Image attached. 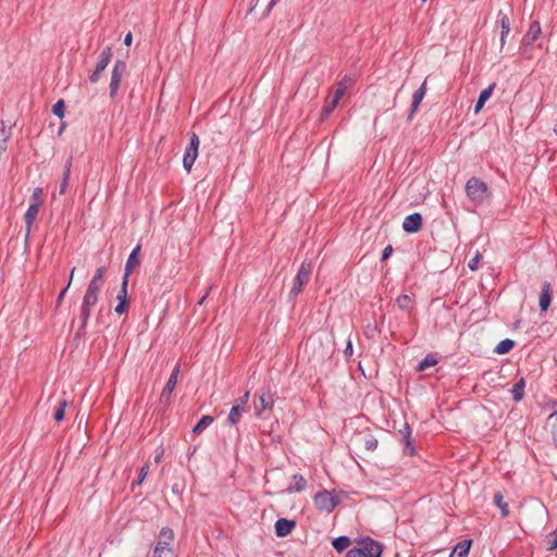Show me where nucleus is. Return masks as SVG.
Here are the masks:
<instances>
[{
  "mask_svg": "<svg viewBox=\"0 0 557 557\" xmlns=\"http://www.w3.org/2000/svg\"><path fill=\"white\" fill-rule=\"evenodd\" d=\"M382 546L372 539H363L359 542L358 547L349 549L345 557H381Z\"/></svg>",
  "mask_w": 557,
  "mask_h": 557,
  "instance_id": "nucleus-1",
  "label": "nucleus"
},
{
  "mask_svg": "<svg viewBox=\"0 0 557 557\" xmlns=\"http://www.w3.org/2000/svg\"><path fill=\"white\" fill-rule=\"evenodd\" d=\"M467 197L475 205L483 203L490 196L487 185L478 177H471L466 183Z\"/></svg>",
  "mask_w": 557,
  "mask_h": 557,
  "instance_id": "nucleus-2",
  "label": "nucleus"
},
{
  "mask_svg": "<svg viewBox=\"0 0 557 557\" xmlns=\"http://www.w3.org/2000/svg\"><path fill=\"white\" fill-rule=\"evenodd\" d=\"M339 502L338 496L326 490L317 493L313 497L315 508L327 513L332 512Z\"/></svg>",
  "mask_w": 557,
  "mask_h": 557,
  "instance_id": "nucleus-3",
  "label": "nucleus"
},
{
  "mask_svg": "<svg viewBox=\"0 0 557 557\" xmlns=\"http://www.w3.org/2000/svg\"><path fill=\"white\" fill-rule=\"evenodd\" d=\"M311 270H312L311 262L307 261V260L302 261V263L300 264V268L296 274L294 285L289 292L292 297H296L301 292L304 285L308 282Z\"/></svg>",
  "mask_w": 557,
  "mask_h": 557,
  "instance_id": "nucleus-4",
  "label": "nucleus"
},
{
  "mask_svg": "<svg viewBox=\"0 0 557 557\" xmlns=\"http://www.w3.org/2000/svg\"><path fill=\"white\" fill-rule=\"evenodd\" d=\"M126 63L122 60L115 61L112 73H111V79H110V97L114 99L117 95L121 81L126 73Z\"/></svg>",
  "mask_w": 557,
  "mask_h": 557,
  "instance_id": "nucleus-5",
  "label": "nucleus"
},
{
  "mask_svg": "<svg viewBox=\"0 0 557 557\" xmlns=\"http://www.w3.org/2000/svg\"><path fill=\"white\" fill-rule=\"evenodd\" d=\"M199 145V137L195 133H193L190 136L189 145L187 146L183 157V166L187 172H190L197 159Z\"/></svg>",
  "mask_w": 557,
  "mask_h": 557,
  "instance_id": "nucleus-6",
  "label": "nucleus"
},
{
  "mask_svg": "<svg viewBox=\"0 0 557 557\" xmlns=\"http://www.w3.org/2000/svg\"><path fill=\"white\" fill-rule=\"evenodd\" d=\"M111 59H112V48L106 47L99 55L95 71L89 75V81L92 84L97 83L100 79L103 71L109 65Z\"/></svg>",
  "mask_w": 557,
  "mask_h": 557,
  "instance_id": "nucleus-7",
  "label": "nucleus"
},
{
  "mask_svg": "<svg viewBox=\"0 0 557 557\" xmlns=\"http://www.w3.org/2000/svg\"><path fill=\"white\" fill-rule=\"evenodd\" d=\"M422 216L420 213H411L407 215L403 222V228L407 233H416L421 228Z\"/></svg>",
  "mask_w": 557,
  "mask_h": 557,
  "instance_id": "nucleus-8",
  "label": "nucleus"
},
{
  "mask_svg": "<svg viewBox=\"0 0 557 557\" xmlns=\"http://www.w3.org/2000/svg\"><path fill=\"white\" fill-rule=\"evenodd\" d=\"M295 527H296V522L294 520L280 518L276 520L275 525H274L275 534L278 537L287 536L289 533H292V531L294 530Z\"/></svg>",
  "mask_w": 557,
  "mask_h": 557,
  "instance_id": "nucleus-9",
  "label": "nucleus"
},
{
  "mask_svg": "<svg viewBox=\"0 0 557 557\" xmlns=\"http://www.w3.org/2000/svg\"><path fill=\"white\" fill-rule=\"evenodd\" d=\"M274 400L270 392H261L258 394V403L255 404L257 414L260 416L262 411L269 410L273 407Z\"/></svg>",
  "mask_w": 557,
  "mask_h": 557,
  "instance_id": "nucleus-10",
  "label": "nucleus"
},
{
  "mask_svg": "<svg viewBox=\"0 0 557 557\" xmlns=\"http://www.w3.org/2000/svg\"><path fill=\"white\" fill-rule=\"evenodd\" d=\"M552 285L548 282H544L542 284V292L540 295V308L542 311H546L550 305L552 301Z\"/></svg>",
  "mask_w": 557,
  "mask_h": 557,
  "instance_id": "nucleus-11",
  "label": "nucleus"
},
{
  "mask_svg": "<svg viewBox=\"0 0 557 557\" xmlns=\"http://www.w3.org/2000/svg\"><path fill=\"white\" fill-rule=\"evenodd\" d=\"M174 540V532L172 529L164 527L160 530L159 540L154 546H162L164 548H173L172 543Z\"/></svg>",
  "mask_w": 557,
  "mask_h": 557,
  "instance_id": "nucleus-12",
  "label": "nucleus"
},
{
  "mask_svg": "<svg viewBox=\"0 0 557 557\" xmlns=\"http://www.w3.org/2000/svg\"><path fill=\"white\" fill-rule=\"evenodd\" d=\"M140 249H141L140 245H137L129 253L126 264H125L123 277L128 278L131 273L133 272L134 268L139 263L138 256H139Z\"/></svg>",
  "mask_w": 557,
  "mask_h": 557,
  "instance_id": "nucleus-13",
  "label": "nucleus"
},
{
  "mask_svg": "<svg viewBox=\"0 0 557 557\" xmlns=\"http://www.w3.org/2000/svg\"><path fill=\"white\" fill-rule=\"evenodd\" d=\"M541 35V26L537 21H534L530 24L527 34L523 37V44L525 46L532 45Z\"/></svg>",
  "mask_w": 557,
  "mask_h": 557,
  "instance_id": "nucleus-14",
  "label": "nucleus"
},
{
  "mask_svg": "<svg viewBox=\"0 0 557 557\" xmlns=\"http://www.w3.org/2000/svg\"><path fill=\"white\" fill-rule=\"evenodd\" d=\"M425 94H426V82H423L422 85L412 95L411 112L409 115L410 117L418 110Z\"/></svg>",
  "mask_w": 557,
  "mask_h": 557,
  "instance_id": "nucleus-15",
  "label": "nucleus"
},
{
  "mask_svg": "<svg viewBox=\"0 0 557 557\" xmlns=\"http://www.w3.org/2000/svg\"><path fill=\"white\" fill-rule=\"evenodd\" d=\"M498 21L500 23V46L504 47L506 42V37L508 36L510 32V21L507 14H505L503 11L498 12Z\"/></svg>",
  "mask_w": 557,
  "mask_h": 557,
  "instance_id": "nucleus-16",
  "label": "nucleus"
},
{
  "mask_svg": "<svg viewBox=\"0 0 557 557\" xmlns=\"http://www.w3.org/2000/svg\"><path fill=\"white\" fill-rule=\"evenodd\" d=\"M495 84H491L487 88L480 92L479 99L474 106V113H479L484 107L485 102L491 98Z\"/></svg>",
  "mask_w": 557,
  "mask_h": 557,
  "instance_id": "nucleus-17",
  "label": "nucleus"
},
{
  "mask_svg": "<svg viewBox=\"0 0 557 557\" xmlns=\"http://www.w3.org/2000/svg\"><path fill=\"white\" fill-rule=\"evenodd\" d=\"M294 484L289 485L286 488V492L288 494L299 493L302 492L307 486V481L301 474H294L293 475Z\"/></svg>",
  "mask_w": 557,
  "mask_h": 557,
  "instance_id": "nucleus-18",
  "label": "nucleus"
},
{
  "mask_svg": "<svg viewBox=\"0 0 557 557\" xmlns=\"http://www.w3.org/2000/svg\"><path fill=\"white\" fill-rule=\"evenodd\" d=\"M34 218H35V202L29 203V207L25 213V223H26L25 243H26V246L28 245L29 239H30L32 224H33Z\"/></svg>",
  "mask_w": 557,
  "mask_h": 557,
  "instance_id": "nucleus-19",
  "label": "nucleus"
},
{
  "mask_svg": "<svg viewBox=\"0 0 557 557\" xmlns=\"http://www.w3.org/2000/svg\"><path fill=\"white\" fill-rule=\"evenodd\" d=\"M472 545L471 540L460 541L453 549L451 554L456 557H468L470 548Z\"/></svg>",
  "mask_w": 557,
  "mask_h": 557,
  "instance_id": "nucleus-20",
  "label": "nucleus"
},
{
  "mask_svg": "<svg viewBox=\"0 0 557 557\" xmlns=\"http://www.w3.org/2000/svg\"><path fill=\"white\" fill-rule=\"evenodd\" d=\"M244 410L245 409L234 404L226 419L227 424L236 425L240 421L242 413Z\"/></svg>",
  "mask_w": 557,
  "mask_h": 557,
  "instance_id": "nucleus-21",
  "label": "nucleus"
},
{
  "mask_svg": "<svg viewBox=\"0 0 557 557\" xmlns=\"http://www.w3.org/2000/svg\"><path fill=\"white\" fill-rule=\"evenodd\" d=\"M515 346V342L512 339L506 338L500 341L496 347L494 348V351L498 355H504L509 352Z\"/></svg>",
  "mask_w": 557,
  "mask_h": 557,
  "instance_id": "nucleus-22",
  "label": "nucleus"
},
{
  "mask_svg": "<svg viewBox=\"0 0 557 557\" xmlns=\"http://www.w3.org/2000/svg\"><path fill=\"white\" fill-rule=\"evenodd\" d=\"M524 387L525 383L523 379H520L517 383H515L511 389L512 398L515 401H520L523 398Z\"/></svg>",
  "mask_w": 557,
  "mask_h": 557,
  "instance_id": "nucleus-23",
  "label": "nucleus"
},
{
  "mask_svg": "<svg viewBox=\"0 0 557 557\" xmlns=\"http://www.w3.org/2000/svg\"><path fill=\"white\" fill-rule=\"evenodd\" d=\"M180 369H181L180 364H176L174 367V369H173V371H172V373H171V375H170V377H169V380H168V382H166V384L164 386V388H166V393L174 391V388H175V386L177 384V377H178Z\"/></svg>",
  "mask_w": 557,
  "mask_h": 557,
  "instance_id": "nucleus-24",
  "label": "nucleus"
},
{
  "mask_svg": "<svg viewBox=\"0 0 557 557\" xmlns=\"http://www.w3.org/2000/svg\"><path fill=\"white\" fill-rule=\"evenodd\" d=\"M351 83V78L345 76L337 85V88L333 95L336 99L341 100L344 94L346 92L348 85Z\"/></svg>",
  "mask_w": 557,
  "mask_h": 557,
  "instance_id": "nucleus-25",
  "label": "nucleus"
},
{
  "mask_svg": "<svg viewBox=\"0 0 557 557\" xmlns=\"http://www.w3.org/2000/svg\"><path fill=\"white\" fill-rule=\"evenodd\" d=\"M397 306L404 311H410L413 305V300L408 295H400L396 299Z\"/></svg>",
  "mask_w": 557,
  "mask_h": 557,
  "instance_id": "nucleus-26",
  "label": "nucleus"
},
{
  "mask_svg": "<svg viewBox=\"0 0 557 557\" xmlns=\"http://www.w3.org/2000/svg\"><path fill=\"white\" fill-rule=\"evenodd\" d=\"M333 547L338 552H343L350 545V539L346 535H341L333 541Z\"/></svg>",
  "mask_w": 557,
  "mask_h": 557,
  "instance_id": "nucleus-27",
  "label": "nucleus"
},
{
  "mask_svg": "<svg viewBox=\"0 0 557 557\" xmlns=\"http://www.w3.org/2000/svg\"><path fill=\"white\" fill-rule=\"evenodd\" d=\"M213 423V418L211 416H203L198 423L194 426L193 433H201L209 425Z\"/></svg>",
  "mask_w": 557,
  "mask_h": 557,
  "instance_id": "nucleus-28",
  "label": "nucleus"
},
{
  "mask_svg": "<svg viewBox=\"0 0 557 557\" xmlns=\"http://www.w3.org/2000/svg\"><path fill=\"white\" fill-rule=\"evenodd\" d=\"M494 503L500 509L503 517H507L509 515L508 504L504 502L502 493L498 492L494 495Z\"/></svg>",
  "mask_w": 557,
  "mask_h": 557,
  "instance_id": "nucleus-29",
  "label": "nucleus"
},
{
  "mask_svg": "<svg viewBox=\"0 0 557 557\" xmlns=\"http://www.w3.org/2000/svg\"><path fill=\"white\" fill-rule=\"evenodd\" d=\"M90 314H91V307H85V305L82 304L81 315H79V320H81L79 330H84L86 327L87 322L90 318Z\"/></svg>",
  "mask_w": 557,
  "mask_h": 557,
  "instance_id": "nucleus-30",
  "label": "nucleus"
},
{
  "mask_svg": "<svg viewBox=\"0 0 557 557\" xmlns=\"http://www.w3.org/2000/svg\"><path fill=\"white\" fill-rule=\"evenodd\" d=\"M152 557H174L173 548H164L162 546H154Z\"/></svg>",
  "mask_w": 557,
  "mask_h": 557,
  "instance_id": "nucleus-31",
  "label": "nucleus"
},
{
  "mask_svg": "<svg viewBox=\"0 0 557 557\" xmlns=\"http://www.w3.org/2000/svg\"><path fill=\"white\" fill-rule=\"evenodd\" d=\"M436 363H437V359L432 355H428L422 361L419 362L418 370L424 371L425 369L433 367Z\"/></svg>",
  "mask_w": 557,
  "mask_h": 557,
  "instance_id": "nucleus-32",
  "label": "nucleus"
},
{
  "mask_svg": "<svg viewBox=\"0 0 557 557\" xmlns=\"http://www.w3.org/2000/svg\"><path fill=\"white\" fill-rule=\"evenodd\" d=\"M545 542L547 550H554L557 548V529L546 536Z\"/></svg>",
  "mask_w": 557,
  "mask_h": 557,
  "instance_id": "nucleus-33",
  "label": "nucleus"
},
{
  "mask_svg": "<svg viewBox=\"0 0 557 557\" xmlns=\"http://www.w3.org/2000/svg\"><path fill=\"white\" fill-rule=\"evenodd\" d=\"M339 100L335 97H332L331 100H327L325 106L322 109V115L327 116L338 104Z\"/></svg>",
  "mask_w": 557,
  "mask_h": 557,
  "instance_id": "nucleus-34",
  "label": "nucleus"
},
{
  "mask_svg": "<svg viewBox=\"0 0 557 557\" xmlns=\"http://www.w3.org/2000/svg\"><path fill=\"white\" fill-rule=\"evenodd\" d=\"M127 285H128V278L127 277H123V281H122V284H121V289L117 294V300L119 301H125L127 302Z\"/></svg>",
  "mask_w": 557,
  "mask_h": 557,
  "instance_id": "nucleus-35",
  "label": "nucleus"
},
{
  "mask_svg": "<svg viewBox=\"0 0 557 557\" xmlns=\"http://www.w3.org/2000/svg\"><path fill=\"white\" fill-rule=\"evenodd\" d=\"M70 171H71V163L69 162L65 168H64V172H63V181L60 185V194H64L66 187H67V182H69V177H70Z\"/></svg>",
  "mask_w": 557,
  "mask_h": 557,
  "instance_id": "nucleus-36",
  "label": "nucleus"
},
{
  "mask_svg": "<svg viewBox=\"0 0 557 557\" xmlns=\"http://www.w3.org/2000/svg\"><path fill=\"white\" fill-rule=\"evenodd\" d=\"M98 301V296L97 295H92L91 293H85L84 295V298H83V305H85V307H94L96 306Z\"/></svg>",
  "mask_w": 557,
  "mask_h": 557,
  "instance_id": "nucleus-37",
  "label": "nucleus"
},
{
  "mask_svg": "<svg viewBox=\"0 0 557 557\" xmlns=\"http://www.w3.org/2000/svg\"><path fill=\"white\" fill-rule=\"evenodd\" d=\"M66 405H67L66 400H63L60 403L59 407L57 408V410L53 413V418L55 421L59 422V421L63 420Z\"/></svg>",
  "mask_w": 557,
  "mask_h": 557,
  "instance_id": "nucleus-38",
  "label": "nucleus"
},
{
  "mask_svg": "<svg viewBox=\"0 0 557 557\" xmlns=\"http://www.w3.org/2000/svg\"><path fill=\"white\" fill-rule=\"evenodd\" d=\"M101 287H102L101 283L91 280L89 282V284H88L86 293H91L92 295H97L98 296Z\"/></svg>",
  "mask_w": 557,
  "mask_h": 557,
  "instance_id": "nucleus-39",
  "label": "nucleus"
},
{
  "mask_svg": "<svg viewBox=\"0 0 557 557\" xmlns=\"http://www.w3.org/2000/svg\"><path fill=\"white\" fill-rule=\"evenodd\" d=\"M52 112L57 116L63 117V115H64V101L63 100H59L57 103H54L53 108H52Z\"/></svg>",
  "mask_w": 557,
  "mask_h": 557,
  "instance_id": "nucleus-40",
  "label": "nucleus"
},
{
  "mask_svg": "<svg viewBox=\"0 0 557 557\" xmlns=\"http://www.w3.org/2000/svg\"><path fill=\"white\" fill-rule=\"evenodd\" d=\"M481 260V255L479 251H476V253L474 255V257H472L470 259V261L468 262V267L471 271H475L478 268H479V262Z\"/></svg>",
  "mask_w": 557,
  "mask_h": 557,
  "instance_id": "nucleus-41",
  "label": "nucleus"
},
{
  "mask_svg": "<svg viewBox=\"0 0 557 557\" xmlns=\"http://www.w3.org/2000/svg\"><path fill=\"white\" fill-rule=\"evenodd\" d=\"M74 271H75V268H73V269H72V271H71V274H70V281H72V278H73ZM70 285H71V282H69V283H67V285H66V286L61 290V293L59 294V297H58V299H57V306H60V304L62 302V300H63V298H64V296H65V294H66V292H67V289H69Z\"/></svg>",
  "mask_w": 557,
  "mask_h": 557,
  "instance_id": "nucleus-42",
  "label": "nucleus"
},
{
  "mask_svg": "<svg viewBox=\"0 0 557 557\" xmlns=\"http://www.w3.org/2000/svg\"><path fill=\"white\" fill-rule=\"evenodd\" d=\"M364 446L368 450L372 451L377 447V441L374 437L369 436L364 440Z\"/></svg>",
  "mask_w": 557,
  "mask_h": 557,
  "instance_id": "nucleus-43",
  "label": "nucleus"
},
{
  "mask_svg": "<svg viewBox=\"0 0 557 557\" xmlns=\"http://www.w3.org/2000/svg\"><path fill=\"white\" fill-rule=\"evenodd\" d=\"M104 273H106V268L104 267H100V268H98L96 270V273H95V275H94V277L91 280L102 284V280H103Z\"/></svg>",
  "mask_w": 557,
  "mask_h": 557,
  "instance_id": "nucleus-44",
  "label": "nucleus"
},
{
  "mask_svg": "<svg viewBox=\"0 0 557 557\" xmlns=\"http://www.w3.org/2000/svg\"><path fill=\"white\" fill-rule=\"evenodd\" d=\"M250 394L249 392H246L240 398H238L235 401V405L239 406L240 408L245 409L248 400H249Z\"/></svg>",
  "mask_w": 557,
  "mask_h": 557,
  "instance_id": "nucleus-45",
  "label": "nucleus"
},
{
  "mask_svg": "<svg viewBox=\"0 0 557 557\" xmlns=\"http://www.w3.org/2000/svg\"><path fill=\"white\" fill-rule=\"evenodd\" d=\"M148 470H149V467L147 465L140 468L139 474H138V480L136 482L137 484L143 483V481L146 479V476L148 474Z\"/></svg>",
  "mask_w": 557,
  "mask_h": 557,
  "instance_id": "nucleus-46",
  "label": "nucleus"
},
{
  "mask_svg": "<svg viewBox=\"0 0 557 557\" xmlns=\"http://www.w3.org/2000/svg\"><path fill=\"white\" fill-rule=\"evenodd\" d=\"M352 352H354L352 342H351V339H348L347 344H346V347H345V350H344V355H345L346 358H349V357L352 356Z\"/></svg>",
  "mask_w": 557,
  "mask_h": 557,
  "instance_id": "nucleus-47",
  "label": "nucleus"
},
{
  "mask_svg": "<svg viewBox=\"0 0 557 557\" xmlns=\"http://www.w3.org/2000/svg\"><path fill=\"white\" fill-rule=\"evenodd\" d=\"M127 302L125 301H119L117 306L115 307V312L117 314H123L126 311Z\"/></svg>",
  "mask_w": 557,
  "mask_h": 557,
  "instance_id": "nucleus-48",
  "label": "nucleus"
},
{
  "mask_svg": "<svg viewBox=\"0 0 557 557\" xmlns=\"http://www.w3.org/2000/svg\"><path fill=\"white\" fill-rule=\"evenodd\" d=\"M553 423L554 436L557 437V410L549 416Z\"/></svg>",
  "mask_w": 557,
  "mask_h": 557,
  "instance_id": "nucleus-49",
  "label": "nucleus"
},
{
  "mask_svg": "<svg viewBox=\"0 0 557 557\" xmlns=\"http://www.w3.org/2000/svg\"><path fill=\"white\" fill-rule=\"evenodd\" d=\"M392 252H393L392 246L385 247L383 249L381 260L384 261V260L388 259L391 257Z\"/></svg>",
  "mask_w": 557,
  "mask_h": 557,
  "instance_id": "nucleus-50",
  "label": "nucleus"
},
{
  "mask_svg": "<svg viewBox=\"0 0 557 557\" xmlns=\"http://www.w3.org/2000/svg\"><path fill=\"white\" fill-rule=\"evenodd\" d=\"M172 393H173V392H168V393H166V388H163V391H162V393H161V396H160V401H161V403H166V401H169V399H170V397H171V394H172Z\"/></svg>",
  "mask_w": 557,
  "mask_h": 557,
  "instance_id": "nucleus-51",
  "label": "nucleus"
},
{
  "mask_svg": "<svg viewBox=\"0 0 557 557\" xmlns=\"http://www.w3.org/2000/svg\"><path fill=\"white\" fill-rule=\"evenodd\" d=\"M405 431H406V433L404 435V440L406 442L407 448H409L410 447V441H409L410 430H409L408 424L405 425Z\"/></svg>",
  "mask_w": 557,
  "mask_h": 557,
  "instance_id": "nucleus-52",
  "label": "nucleus"
},
{
  "mask_svg": "<svg viewBox=\"0 0 557 557\" xmlns=\"http://www.w3.org/2000/svg\"><path fill=\"white\" fill-rule=\"evenodd\" d=\"M132 41H133V36H132V33H127L124 37V44L126 46H131L132 45Z\"/></svg>",
  "mask_w": 557,
  "mask_h": 557,
  "instance_id": "nucleus-53",
  "label": "nucleus"
},
{
  "mask_svg": "<svg viewBox=\"0 0 557 557\" xmlns=\"http://www.w3.org/2000/svg\"><path fill=\"white\" fill-rule=\"evenodd\" d=\"M278 0H271L269 8L271 9L277 3Z\"/></svg>",
  "mask_w": 557,
  "mask_h": 557,
  "instance_id": "nucleus-54",
  "label": "nucleus"
},
{
  "mask_svg": "<svg viewBox=\"0 0 557 557\" xmlns=\"http://www.w3.org/2000/svg\"><path fill=\"white\" fill-rule=\"evenodd\" d=\"M208 294L201 297V299L198 301L199 305H202Z\"/></svg>",
  "mask_w": 557,
  "mask_h": 557,
  "instance_id": "nucleus-55",
  "label": "nucleus"
},
{
  "mask_svg": "<svg viewBox=\"0 0 557 557\" xmlns=\"http://www.w3.org/2000/svg\"><path fill=\"white\" fill-rule=\"evenodd\" d=\"M554 133L557 135V123L554 126Z\"/></svg>",
  "mask_w": 557,
  "mask_h": 557,
  "instance_id": "nucleus-56",
  "label": "nucleus"
},
{
  "mask_svg": "<svg viewBox=\"0 0 557 557\" xmlns=\"http://www.w3.org/2000/svg\"><path fill=\"white\" fill-rule=\"evenodd\" d=\"M422 2H425L426 0H421Z\"/></svg>",
  "mask_w": 557,
  "mask_h": 557,
  "instance_id": "nucleus-57",
  "label": "nucleus"
}]
</instances>
